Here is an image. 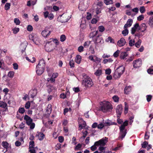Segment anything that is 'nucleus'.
<instances>
[{
	"mask_svg": "<svg viewBox=\"0 0 153 153\" xmlns=\"http://www.w3.org/2000/svg\"><path fill=\"white\" fill-rule=\"evenodd\" d=\"M45 67V62L43 59L40 60L36 68V73L38 75H42L44 71Z\"/></svg>",
	"mask_w": 153,
	"mask_h": 153,
	"instance_id": "1",
	"label": "nucleus"
},
{
	"mask_svg": "<svg viewBox=\"0 0 153 153\" xmlns=\"http://www.w3.org/2000/svg\"><path fill=\"white\" fill-rule=\"evenodd\" d=\"M82 85L86 87H90L93 85L91 79L86 75H83Z\"/></svg>",
	"mask_w": 153,
	"mask_h": 153,
	"instance_id": "2",
	"label": "nucleus"
},
{
	"mask_svg": "<svg viewBox=\"0 0 153 153\" xmlns=\"http://www.w3.org/2000/svg\"><path fill=\"white\" fill-rule=\"evenodd\" d=\"M128 125V121H125L120 127V133L119 137L123 139L126 134V130L125 129V127Z\"/></svg>",
	"mask_w": 153,
	"mask_h": 153,
	"instance_id": "3",
	"label": "nucleus"
},
{
	"mask_svg": "<svg viewBox=\"0 0 153 153\" xmlns=\"http://www.w3.org/2000/svg\"><path fill=\"white\" fill-rule=\"evenodd\" d=\"M100 109L104 112L108 111L111 109V105L109 102L106 101L102 102L100 103Z\"/></svg>",
	"mask_w": 153,
	"mask_h": 153,
	"instance_id": "4",
	"label": "nucleus"
},
{
	"mask_svg": "<svg viewBox=\"0 0 153 153\" xmlns=\"http://www.w3.org/2000/svg\"><path fill=\"white\" fill-rule=\"evenodd\" d=\"M89 2V0H80L78 6L79 9L82 11L84 10Z\"/></svg>",
	"mask_w": 153,
	"mask_h": 153,
	"instance_id": "5",
	"label": "nucleus"
},
{
	"mask_svg": "<svg viewBox=\"0 0 153 153\" xmlns=\"http://www.w3.org/2000/svg\"><path fill=\"white\" fill-rule=\"evenodd\" d=\"M45 50L47 52H50L54 48V44L51 41L47 42L45 45Z\"/></svg>",
	"mask_w": 153,
	"mask_h": 153,
	"instance_id": "6",
	"label": "nucleus"
},
{
	"mask_svg": "<svg viewBox=\"0 0 153 153\" xmlns=\"http://www.w3.org/2000/svg\"><path fill=\"white\" fill-rule=\"evenodd\" d=\"M108 138L105 137L95 142V144H97V146H104L107 142Z\"/></svg>",
	"mask_w": 153,
	"mask_h": 153,
	"instance_id": "7",
	"label": "nucleus"
},
{
	"mask_svg": "<svg viewBox=\"0 0 153 153\" xmlns=\"http://www.w3.org/2000/svg\"><path fill=\"white\" fill-rule=\"evenodd\" d=\"M94 42L96 46H99L103 44L104 41L101 36L98 35L97 36Z\"/></svg>",
	"mask_w": 153,
	"mask_h": 153,
	"instance_id": "8",
	"label": "nucleus"
},
{
	"mask_svg": "<svg viewBox=\"0 0 153 153\" xmlns=\"http://www.w3.org/2000/svg\"><path fill=\"white\" fill-rule=\"evenodd\" d=\"M51 33V31L50 28L46 27L45 29L42 32V36L45 38L48 37Z\"/></svg>",
	"mask_w": 153,
	"mask_h": 153,
	"instance_id": "9",
	"label": "nucleus"
},
{
	"mask_svg": "<svg viewBox=\"0 0 153 153\" xmlns=\"http://www.w3.org/2000/svg\"><path fill=\"white\" fill-rule=\"evenodd\" d=\"M27 45V43L26 41H24L21 44L20 46V49L21 50V52L22 54L25 52Z\"/></svg>",
	"mask_w": 153,
	"mask_h": 153,
	"instance_id": "10",
	"label": "nucleus"
},
{
	"mask_svg": "<svg viewBox=\"0 0 153 153\" xmlns=\"http://www.w3.org/2000/svg\"><path fill=\"white\" fill-rule=\"evenodd\" d=\"M141 64L142 61L140 59H138L133 61V66L134 68H138L141 66Z\"/></svg>",
	"mask_w": 153,
	"mask_h": 153,
	"instance_id": "11",
	"label": "nucleus"
},
{
	"mask_svg": "<svg viewBox=\"0 0 153 153\" xmlns=\"http://www.w3.org/2000/svg\"><path fill=\"white\" fill-rule=\"evenodd\" d=\"M122 107L121 105H118L116 108V112L117 117H120V115L122 112Z\"/></svg>",
	"mask_w": 153,
	"mask_h": 153,
	"instance_id": "12",
	"label": "nucleus"
},
{
	"mask_svg": "<svg viewBox=\"0 0 153 153\" xmlns=\"http://www.w3.org/2000/svg\"><path fill=\"white\" fill-rule=\"evenodd\" d=\"M24 119L26 121V124L28 125L33 123L32 119L27 115H25Z\"/></svg>",
	"mask_w": 153,
	"mask_h": 153,
	"instance_id": "13",
	"label": "nucleus"
},
{
	"mask_svg": "<svg viewBox=\"0 0 153 153\" xmlns=\"http://www.w3.org/2000/svg\"><path fill=\"white\" fill-rule=\"evenodd\" d=\"M126 42L125 39L123 38L120 39L117 42V45L119 47H122L125 45Z\"/></svg>",
	"mask_w": 153,
	"mask_h": 153,
	"instance_id": "14",
	"label": "nucleus"
},
{
	"mask_svg": "<svg viewBox=\"0 0 153 153\" xmlns=\"http://www.w3.org/2000/svg\"><path fill=\"white\" fill-rule=\"evenodd\" d=\"M131 91V87L130 85L126 86L124 89V93L125 94H129Z\"/></svg>",
	"mask_w": 153,
	"mask_h": 153,
	"instance_id": "15",
	"label": "nucleus"
},
{
	"mask_svg": "<svg viewBox=\"0 0 153 153\" xmlns=\"http://www.w3.org/2000/svg\"><path fill=\"white\" fill-rule=\"evenodd\" d=\"M37 94V90L36 89H34L31 90L29 94L31 96V97L33 98Z\"/></svg>",
	"mask_w": 153,
	"mask_h": 153,
	"instance_id": "16",
	"label": "nucleus"
},
{
	"mask_svg": "<svg viewBox=\"0 0 153 153\" xmlns=\"http://www.w3.org/2000/svg\"><path fill=\"white\" fill-rule=\"evenodd\" d=\"M125 67L123 66H121L117 68L116 71L118 73H120V74L122 75L125 71Z\"/></svg>",
	"mask_w": 153,
	"mask_h": 153,
	"instance_id": "17",
	"label": "nucleus"
},
{
	"mask_svg": "<svg viewBox=\"0 0 153 153\" xmlns=\"http://www.w3.org/2000/svg\"><path fill=\"white\" fill-rule=\"evenodd\" d=\"M133 22V20L131 19H128L127 22L126 24L124 26V28H127L128 27H130L132 25Z\"/></svg>",
	"mask_w": 153,
	"mask_h": 153,
	"instance_id": "18",
	"label": "nucleus"
},
{
	"mask_svg": "<svg viewBox=\"0 0 153 153\" xmlns=\"http://www.w3.org/2000/svg\"><path fill=\"white\" fill-rule=\"evenodd\" d=\"M147 26L145 23H142L140 25V30L142 32L145 31L146 29Z\"/></svg>",
	"mask_w": 153,
	"mask_h": 153,
	"instance_id": "19",
	"label": "nucleus"
},
{
	"mask_svg": "<svg viewBox=\"0 0 153 153\" xmlns=\"http://www.w3.org/2000/svg\"><path fill=\"white\" fill-rule=\"evenodd\" d=\"M36 136L38 137L40 140H41L43 139L45 135L42 133L38 132L36 134Z\"/></svg>",
	"mask_w": 153,
	"mask_h": 153,
	"instance_id": "20",
	"label": "nucleus"
},
{
	"mask_svg": "<svg viewBox=\"0 0 153 153\" xmlns=\"http://www.w3.org/2000/svg\"><path fill=\"white\" fill-rule=\"evenodd\" d=\"M120 74V73H118L115 71L113 75L114 77L116 79L119 78L122 75Z\"/></svg>",
	"mask_w": 153,
	"mask_h": 153,
	"instance_id": "21",
	"label": "nucleus"
},
{
	"mask_svg": "<svg viewBox=\"0 0 153 153\" xmlns=\"http://www.w3.org/2000/svg\"><path fill=\"white\" fill-rule=\"evenodd\" d=\"M128 54L126 52H123L121 53L120 55V58L122 59H124L127 56Z\"/></svg>",
	"mask_w": 153,
	"mask_h": 153,
	"instance_id": "22",
	"label": "nucleus"
},
{
	"mask_svg": "<svg viewBox=\"0 0 153 153\" xmlns=\"http://www.w3.org/2000/svg\"><path fill=\"white\" fill-rule=\"evenodd\" d=\"M81 59V57L79 55H77L75 58V62L78 64L80 63Z\"/></svg>",
	"mask_w": 153,
	"mask_h": 153,
	"instance_id": "23",
	"label": "nucleus"
},
{
	"mask_svg": "<svg viewBox=\"0 0 153 153\" xmlns=\"http://www.w3.org/2000/svg\"><path fill=\"white\" fill-rule=\"evenodd\" d=\"M98 33V31L97 30L96 31H93L91 32L89 35V37L90 38H93L97 35Z\"/></svg>",
	"mask_w": 153,
	"mask_h": 153,
	"instance_id": "24",
	"label": "nucleus"
},
{
	"mask_svg": "<svg viewBox=\"0 0 153 153\" xmlns=\"http://www.w3.org/2000/svg\"><path fill=\"white\" fill-rule=\"evenodd\" d=\"M51 105L50 104H49L47 107L46 112L48 114H50L51 112Z\"/></svg>",
	"mask_w": 153,
	"mask_h": 153,
	"instance_id": "25",
	"label": "nucleus"
},
{
	"mask_svg": "<svg viewBox=\"0 0 153 153\" xmlns=\"http://www.w3.org/2000/svg\"><path fill=\"white\" fill-rule=\"evenodd\" d=\"M125 107L124 113L125 114H126L128 113V105L126 102H125Z\"/></svg>",
	"mask_w": 153,
	"mask_h": 153,
	"instance_id": "26",
	"label": "nucleus"
},
{
	"mask_svg": "<svg viewBox=\"0 0 153 153\" xmlns=\"http://www.w3.org/2000/svg\"><path fill=\"white\" fill-rule=\"evenodd\" d=\"M113 61V60L111 58H109L108 59H104L103 60V63L104 64H106L108 62H111Z\"/></svg>",
	"mask_w": 153,
	"mask_h": 153,
	"instance_id": "27",
	"label": "nucleus"
},
{
	"mask_svg": "<svg viewBox=\"0 0 153 153\" xmlns=\"http://www.w3.org/2000/svg\"><path fill=\"white\" fill-rule=\"evenodd\" d=\"M149 24L151 27H153V16L150 18L149 21Z\"/></svg>",
	"mask_w": 153,
	"mask_h": 153,
	"instance_id": "28",
	"label": "nucleus"
},
{
	"mask_svg": "<svg viewBox=\"0 0 153 153\" xmlns=\"http://www.w3.org/2000/svg\"><path fill=\"white\" fill-rule=\"evenodd\" d=\"M1 145L4 148L6 149H7L8 148L9 146L8 143L7 142H2Z\"/></svg>",
	"mask_w": 153,
	"mask_h": 153,
	"instance_id": "29",
	"label": "nucleus"
},
{
	"mask_svg": "<svg viewBox=\"0 0 153 153\" xmlns=\"http://www.w3.org/2000/svg\"><path fill=\"white\" fill-rule=\"evenodd\" d=\"M7 106V104L3 101H0V107L5 108Z\"/></svg>",
	"mask_w": 153,
	"mask_h": 153,
	"instance_id": "30",
	"label": "nucleus"
},
{
	"mask_svg": "<svg viewBox=\"0 0 153 153\" xmlns=\"http://www.w3.org/2000/svg\"><path fill=\"white\" fill-rule=\"evenodd\" d=\"M60 17L61 18V19H62V21H61V22H67L68 20H69V19H66L65 20H64V19H63L64 17H65V18H66V16H65V15H64V14H62V15L61 16H60Z\"/></svg>",
	"mask_w": 153,
	"mask_h": 153,
	"instance_id": "31",
	"label": "nucleus"
},
{
	"mask_svg": "<svg viewBox=\"0 0 153 153\" xmlns=\"http://www.w3.org/2000/svg\"><path fill=\"white\" fill-rule=\"evenodd\" d=\"M124 30H123L122 32V34L124 36H126L128 35V30L127 29V28H124Z\"/></svg>",
	"mask_w": 153,
	"mask_h": 153,
	"instance_id": "32",
	"label": "nucleus"
},
{
	"mask_svg": "<svg viewBox=\"0 0 153 153\" xmlns=\"http://www.w3.org/2000/svg\"><path fill=\"white\" fill-rule=\"evenodd\" d=\"M102 74V70L100 69H98L95 72L94 74L97 76H99Z\"/></svg>",
	"mask_w": 153,
	"mask_h": 153,
	"instance_id": "33",
	"label": "nucleus"
},
{
	"mask_svg": "<svg viewBox=\"0 0 153 153\" xmlns=\"http://www.w3.org/2000/svg\"><path fill=\"white\" fill-rule=\"evenodd\" d=\"M97 144H95V142L94 143V145L92 146L91 147V150L93 151H95L97 148V147H98Z\"/></svg>",
	"mask_w": 153,
	"mask_h": 153,
	"instance_id": "34",
	"label": "nucleus"
},
{
	"mask_svg": "<svg viewBox=\"0 0 153 153\" xmlns=\"http://www.w3.org/2000/svg\"><path fill=\"white\" fill-rule=\"evenodd\" d=\"M141 42L142 41L140 39H139L138 41L135 43V46L137 48H139Z\"/></svg>",
	"mask_w": 153,
	"mask_h": 153,
	"instance_id": "35",
	"label": "nucleus"
},
{
	"mask_svg": "<svg viewBox=\"0 0 153 153\" xmlns=\"http://www.w3.org/2000/svg\"><path fill=\"white\" fill-rule=\"evenodd\" d=\"M34 146V141L32 140L29 142V148H33Z\"/></svg>",
	"mask_w": 153,
	"mask_h": 153,
	"instance_id": "36",
	"label": "nucleus"
},
{
	"mask_svg": "<svg viewBox=\"0 0 153 153\" xmlns=\"http://www.w3.org/2000/svg\"><path fill=\"white\" fill-rule=\"evenodd\" d=\"M82 133L83 134V136L81 138V139H84L88 134V131L86 130H85V131H82Z\"/></svg>",
	"mask_w": 153,
	"mask_h": 153,
	"instance_id": "37",
	"label": "nucleus"
},
{
	"mask_svg": "<svg viewBox=\"0 0 153 153\" xmlns=\"http://www.w3.org/2000/svg\"><path fill=\"white\" fill-rule=\"evenodd\" d=\"M10 4L9 3H7L5 5V9L7 10H8L10 8Z\"/></svg>",
	"mask_w": 153,
	"mask_h": 153,
	"instance_id": "38",
	"label": "nucleus"
},
{
	"mask_svg": "<svg viewBox=\"0 0 153 153\" xmlns=\"http://www.w3.org/2000/svg\"><path fill=\"white\" fill-rule=\"evenodd\" d=\"M86 123L84 121L82 123H81L79 125V127L80 128V129H82L84 128L86 126Z\"/></svg>",
	"mask_w": 153,
	"mask_h": 153,
	"instance_id": "39",
	"label": "nucleus"
},
{
	"mask_svg": "<svg viewBox=\"0 0 153 153\" xmlns=\"http://www.w3.org/2000/svg\"><path fill=\"white\" fill-rule=\"evenodd\" d=\"M51 41L54 44V43L56 44V45H58L59 44V42L58 40L56 39H51Z\"/></svg>",
	"mask_w": 153,
	"mask_h": 153,
	"instance_id": "40",
	"label": "nucleus"
},
{
	"mask_svg": "<svg viewBox=\"0 0 153 153\" xmlns=\"http://www.w3.org/2000/svg\"><path fill=\"white\" fill-rule=\"evenodd\" d=\"M104 2L106 5L113 4L112 0H104Z\"/></svg>",
	"mask_w": 153,
	"mask_h": 153,
	"instance_id": "41",
	"label": "nucleus"
},
{
	"mask_svg": "<svg viewBox=\"0 0 153 153\" xmlns=\"http://www.w3.org/2000/svg\"><path fill=\"white\" fill-rule=\"evenodd\" d=\"M14 72L13 71H9L8 74V76L10 78H13L14 76Z\"/></svg>",
	"mask_w": 153,
	"mask_h": 153,
	"instance_id": "42",
	"label": "nucleus"
},
{
	"mask_svg": "<svg viewBox=\"0 0 153 153\" xmlns=\"http://www.w3.org/2000/svg\"><path fill=\"white\" fill-rule=\"evenodd\" d=\"M120 51L119 50H117L116 52H115L113 56L115 57H117L119 56L120 53Z\"/></svg>",
	"mask_w": 153,
	"mask_h": 153,
	"instance_id": "43",
	"label": "nucleus"
},
{
	"mask_svg": "<svg viewBox=\"0 0 153 153\" xmlns=\"http://www.w3.org/2000/svg\"><path fill=\"white\" fill-rule=\"evenodd\" d=\"M56 89L53 86H50L49 91L50 92H54Z\"/></svg>",
	"mask_w": 153,
	"mask_h": 153,
	"instance_id": "44",
	"label": "nucleus"
},
{
	"mask_svg": "<svg viewBox=\"0 0 153 153\" xmlns=\"http://www.w3.org/2000/svg\"><path fill=\"white\" fill-rule=\"evenodd\" d=\"M94 58H95L94 59V62L99 63L100 62V59L97 57V56H94Z\"/></svg>",
	"mask_w": 153,
	"mask_h": 153,
	"instance_id": "45",
	"label": "nucleus"
},
{
	"mask_svg": "<svg viewBox=\"0 0 153 153\" xmlns=\"http://www.w3.org/2000/svg\"><path fill=\"white\" fill-rule=\"evenodd\" d=\"M69 64L71 68H73L74 67V63L73 60H71L69 61Z\"/></svg>",
	"mask_w": 153,
	"mask_h": 153,
	"instance_id": "46",
	"label": "nucleus"
},
{
	"mask_svg": "<svg viewBox=\"0 0 153 153\" xmlns=\"http://www.w3.org/2000/svg\"><path fill=\"white\" fill-rule=\"evenodd\" d=\"M66 39V36L64 35H62L60 37V41L63 42Z\"/></svg>",
	"mask_w": 153,
	"mask_h": 153,
	"instance_id": "47",
	"label": "nucleus"
},
{
	"mask_svg": "<svg viewBox=\"0 0 153 153\" xmlns=\"http://www.w3.org/2000/svg\"><path fill=\"white\" fill-rule=\"evenodd\" d=\"M135 42L134 40H130L129 42V45L130 46H132L134 45Z\"/></svg>",
	"mask_w": 153,
	"mask_h": 153,
	"instance_id": "48",
	"label": "nucleus"
},
{
	"mask_svg": "<svg viewBox=\"0 0 153 153\" xmlns=\"http://www.w3.org/2000/svg\"><path fill=\"white\" fill-rule=\"evenodd\" d=\"M99 31L100 32H102L105 30V27L103 26H99L98 27Z\"/></svg>",
	"mask_w": 153,
	"mask_h": 153,
	"instance_id": "49",
	"label": "nucleus"
},
{
	"mask_svg": "<svg viewBox=\"0 0 153 153\" xmlns=\"http://www.w3.org/2000/svg\"><path fill=\"white\" fill-rule=\"evenodd\" d=\"M148 142L147 141H144L143 143L141 144L142 147L143 148H145L148 145Z\"/></svg>",
	"mask_w": 153,
	"mask_h": 153,
	"instance_id": "50",
	"label": "nucleus"
},
{
	"mask_svg": "<svg viewBox=\"0 0 153 153\" xmlns=\"http://www.w3.org/2000/svg\"><path fill=\"white\" fill-rule=\"evenodd\" d=\"M113 99L114 100V101L115 102H117L119 101V97L117 96H114L112 97Z\"/></svg>",
	"mask_w": 153,
	"mask_h": 153,
	"instance_id": "51",
	"label": "nucleus"
},
{
	"mask_svg": "<svg viewBox=\"0 0 153 153\" xmlns=\"http://www.w3.org/2000/svg\"><path fill=\"white\" fill-rule=\"evenodd\" d=\"M140 13H143L145 11V9L144 7L142 6L140 8Z\"/></svg>",
	"mask_w": 153,
	"mask_h": 153,
	"instance_id": "52",
	"label": "nucleus"
},
{
	"mask_svg": "<svg viewBox=\"0 0 153 153\" xmlns=\"http://www.w3.org/2000/svg\"><path fill=\"white\" fill-rule=\"evenodd\" d=\"M90 44V42L87 41L85 42L83 44V46L87 48L88 47Z\"/></svg>",
	"mask_w": 153,
	"mask_h": 153,
	"instance_id": "53",
	"label": "nucleus"
},
{
	"mask_svg": "<svg viewBox=\"0 0 153 153\" xmlns=\"http://www.w3.org/2000/svg\"><path fill=\"white\" fill-rule=\"evenodd\" d=\"M25 58L27 60V61H29L30 62H31L32 63H33L35 61V59L34 57H33V58H32L33 60H32V61L30 60V59L27 56H26L25 57Z\"/></svg>",
	"mask_w": 153,
	"mask_h": 153,
	"instance_id": "54",
	"label": "nucleus"
},
{
	"mask_svg": "<svg viewBox=\"0 0 153 153\" xmlns=\"http://www.w3.org/2000/svg\"><path fill=\"white\" fill-rule=\"evenodd\" d=\"M30 102H27L25 104V107L26 109H28L30 107Z\"/></svg>",
	"mask_w": 153,
	"mask_h": 153,
	"instance_id": "55",
	"label": "nucleus"
},
{
	"mask_svg": "<svg viewBox=\"0 0 153 153\" xmlns=\"http://www.w3.org/2000/svg\"><path fill=\"white\" fill-rule=\"evenodd\" d=\"M18 111L20 113L23 114L25 112V109L24 108H19Z\"/></svg>",
	"mask_w": 153,
	"mask_h": 153,
	"instance_id": "56",
	"label": "nucleus"
},
{
	"mask_svg": "<svg viewBox=\"0 0 153 153\" xmlns=\"http://www.w3.org/2000/svg\"><path fill=\"white\" fill-rule=\"evenodd\" d=\"M133 27L135 29H136L137 30H139L140 29V25L138 23H136L133 26Z\"/></svg>",
	"mask_w": 153,
	"mask_h": 153,
	"instance_id": "57",
	"label": "nucleus"
},
{
	"mask_svg": "<svg viewBox=\"0 0 153 153\" xmlns=\"http://www.w3.org/2000/svg\"><path fill=\"white\" fill-rule=\"evenodd\" d=\"M12 30L14 34H16L19 31V28H15L13 29Z\"/></svg>",
	"mask_w": 153,
	"mask_h": 153,
	"instance_id": "58",
	"label": "nucleus"
},
{
	"mask_svg": "<svg viewBox=\"0 0 153 153\" xmlns=\"http://www.w3.org/2000/svg\"><path fill=\"white\" fill-rule=\"evenodd\" d=\"M116 10V8L114 7H112L108 8V11L109 13H111V11H114Z\"/></svg>",
	"mask_w": 153,
	"mask_h": 153,
	"instance_id": "59",
	"label": "nucleus"
},
{
	"mask_svg": "<svg viewBox=\"0 0 153 153\" xmlns=\"http://www.w3.org/2000/svg\"><path fill=\"white\" fill-rule=\"evenodd\" d=\"M14 22L16 25H19L20 23V21L17 18H15L14 19Z\"/></svg>",
	"mask_w": 153,
	"mask_h": 153,
	"instance_id": "60",
	"label": "nucleus"
},
{
	"mask_svg": "<svg viewBox=\"0 0 153 153\" xmlns=\"http://www.w3.org/2000/svg\"><path fill=\"white\" fill-rule=\"evenodd\" d=\"M144 19V16L143 15H141L139 16L137 18V19L138 20L140 21L142 20H143Z\"/></svg>",
	"mask_w": 153,
	"mask_h": 153,
	"instance_id": "61",
	"label": "nucleus"
},
{
	"mask_svg": "<svg viewBox=\"0 0 153 153\" xmlns=\"http://www.w3.org/2000/svg\"><path fill=\"white\" fill-rule=\"evenodd\" d=\"M78 50L80 52H82L83 51V47L82 46H80L79 47L78 49Z\"/></svg>",
	"mask_w": 153,
	"mask_h": 153,
	"instance_id": "62",
	"label": "nucleus"
},
{
	"mask_svg": "<svg viewBox=\"0 0 153 153\" xmlns=\"http://www.w3.org/2000/svg\"><path fill=\"white\" fill-rule=\"evenodd\" d=\"M152 96L151 95H148L146 96V100L148 102H150L152 99Z\"/></svg>",
	"mask_w": 153,
	"mask_h": 153,
	"instance_id": "63",
	"label": "nucleus"
},
{
	"mask_svg": "<svg viewBox=\"0 0 153 153\" xmlns=\"http://www.w3.org/2000/svg\"><path fill=\"white\" fill-rule=\"evenodd\" d=\"M33 29V27L31 25H28L27 27V29L29 31H32Z\"/></svg>",
	"mask_w": 153,
	"mask_h": 153,
	"instance_id": "64",
	"label": "nucleus"
}]
</instances>
